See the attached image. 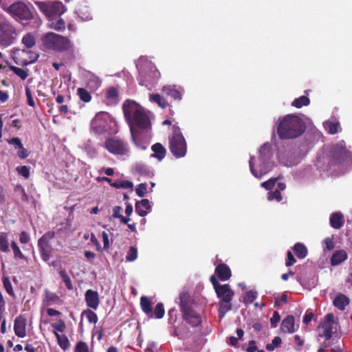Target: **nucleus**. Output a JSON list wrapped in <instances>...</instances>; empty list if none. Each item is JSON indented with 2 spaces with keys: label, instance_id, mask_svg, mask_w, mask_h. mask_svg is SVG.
Instances as JSON below:
<instances>
[{
  "label": "nucleus",
  "instance_id": "4c0bfd02",
  "mask_svg": "<svg viewBox=\"0 0 352 352\" xmlns=\"http://www.w3.org/2000/svg\"><path fill=\"white\" fill-rule=\"evenodd\" d=\"M107 98L109 102L116 104L118 101V91L116 87H110L107 91Z\"/></svg>",
  "mask_w": 352,
  "mask_h": 352
},
{
  "label": "nucleus",
  "instance_id": "0e129e2a",
  "mask_svg": "<svg viewBox=\"0 0 352 352\" xmlns=\"http://www.w3.org/2000/svg\"><path fill=\"white\" fill-rule=\"evenodd\" d=\"M280 316L277 311H274L272 317L270 319V322L272 327H276L277 326V323L280 321Z\"/></svg>",
  "mask_w": 352,
  "mask_h": 352
},
{
  "label": "nucleus",
  "instance_id": "ea45409f",
  "mask_svg": "<svg viewBox=\"0 0 352 352\" xmlns=\"http://www.w3.org/2000/svg\"><path fill=\"white\" fill-rule=\"evenodd\" d=\"M49 21L50 23L48 24V26L52 29L60 31L65 29V23L64 21L62 19H59V17L53 21Z\"/></svg>",
  "mask_w": 352,
  "mask_h": 352
},
{
  "label": "nucleus",
  "instance_id": "6e6552de",
  "mask_svg": "<svg viewBox=\"0 0 352 352\" xmlns=\"http://www.w3.org/2000/svg\"><path fill=\"white\" fill-rule=\"evenodd\" d=\"M169 148L172 154L177 158L186 155L187 143L179 126L174 125L172 134L169 137Z\"/></svg>",
  "mask_w": 352,
  "mask_h": 352
},
{
  "label": "nucleus",
  "instance_id": "72a5a7b5",
  "mask_svg": "<svg viewBox=\"0 0 352 352\" xmlns=\"http://www.w3.org/2000/svg\"><path fill=\"white\" fill-rule=\"evenodd\" d=\"M101 85L100 78L94 74H90L87 78V86L91 91L97 90Z\"/></svg>",
  "mask_w": 352,
  "mask_h": 352
},
{
  "label": "nucleus",
  "instance_id": "9b49d317",
  "mask_svg": "<svg viewBox=\"0 0 352 352\" xmlns=\"http://www.w3.org/2000/svg\"><path fill=\"white\" fill-rule=\"evenodd\" d=\"M5 11L16 21H30L33 19V14L25 3L17 1L5 8Z\"/></svg>",
  "mask_w": 352,
  "mask_h": 352
},
{
  "label": "nucleus",
  "instance_id": "ddd939ff",
  "mask_svg": "<svg viewBox=\"0 0 352 352\" xmlns=\"http://www.w3.org/2000/svg\"><path fill=\"white\" fill-rule=\"evenodd\" d=\"M16 36V30L9 21L0 18V46L6 47L12 45Z\"/></svg>",
  "mask_w": 352,
  "mask_h": 352
},
{
  "label": "nucleus",
  "instance_id": "e2e57ef3",
  "mask_svg": "<svg viewBox=\"0 0 352 352\" xmlns=\"http://www.w3.org/2000/svg\"><path fill=\"white\" fill-rule=\"evenodd\" d=\"M76 352H88V346L84 342H80L76 346Z\"/></svg>",
  "mask_w": 352,
  "mask_h": 352
},
{
  "label": "nucleus",
  "instance_id": "bb28decb",
  "mask_svg": "<svg viewBox=\"0 0 352 352\" xmlns=\"http://www.w3.org/2000/svg\"><path fill=\"white\" fill-rule=\"evenodd\" d=\"M215 273L223 281L228 280L231 277V270L230 267L224 263H221L216 267Z\"/></svg>",
  "mask_w": 352,
  "mask_h": 352
},
{
  "label": "nucleus",
  "instance_id": "dca6fc26",
  "mask_svg": "<svg viewBox=\"0 0 352 352\" xmlns=\"http://www.w3.org/2000/svg\"><path fill=\"white\" fill-rule=\"evenodd\" d=\"M38 54L28 50H17L14 53V60L18 65H28L36 61Z\"/></svg>",
  "mask_w": 352,
  "mask_h": 352
},
{
  "label": "nucleus",
  "instance_id": "864d4df0",
  "mask_svg": "<svg viewBox=\"0 0 352 352\" xmlns=\"http://www.w3.org/2000/svg\"><path fill=\"white\" fill-rule=\"evenodd\" d=\"M164 316V309L162 303H158L155 307L154 312L153 313V317L157 319L162 318Z\"/></svg>",
  "mask_w": 352,
  "mask_h": 352
},
{
  "label": "nucleus",
  "instance_id": "0eeeda50",
  "mask_svg": "<svg viewBox=\"0 0 352 352\" xmlns=\"http://www.w3.org/2000/svg\"><path fill=\"white\" fill-rule=\"evenodd\" d=\"M91 129L96 134L116 133V122L107 112L100 111L92 119Z\"/></svg>",
  "mask_w": 352,
  "mask_h": 352
},
{
  "label": "nucleus",
  "instance_id": "4468645a",
  "mask_svg": "<svg viewBox=\"0 0 352 352\" xmlns=\"http://www.w3.org/2000/svg\"><path fill=\"white\" fill-rule=\"evenodd\" d=\"M54 232H47L43 234L38 241V247L41 253V258L45 262H48L52 256L51 240L54 237Z\"/></svg>",
  "mask_w": 352,
  "mask_h": 352
},
{
  "label": "nucleus",
  "instance_id": "c9c22d12",
  "mask_svg": "<svg viewBox=\"0 0 352 352\" xmlns=\"http://www.w3.org/2000/svg\"><path fill=\"white\" fill-rule=\"evenodd\" d=\"M0 252L4 253L10 252L8 234L6 232H0Z\"/></svg>",
  "mask_w": 352,
  "mask_h": 352
},
{
  "label": "nucleus",
  "instance_id": "5fc2aeb1",
  "mask_svg": "<svg viewBox=\"0 0 352 352\" xmlns=\"http://www.w3.org/2000/svg\"><path fill=\"white\" fill-rule=\"evenodd\" d=\"M16 172L23 176L25 179H28L30 175V167L28 166H21L16 168Z\"/></svg>",
  "mask_w": 352,
  "mask_h": 352
},
{
  "label": "nucleus",
  "instance_id": "e433bc0d",
  "mask_svg": "<svg viewBox=\"0 0 352 352\" xmlns=\"http://www.w3.org/2000/svg\"><path fill=\"white\" fill-rule=\"evenodd\" d=\"M293 250L296 256L299 258H304L307 254V249L302 243H297L294 245Z\"/></svg>",
  "mask_w": 352,
  "mask_h": 352
},
{
  "label": "nucleus",
  "instance_id": "c85d7f7f",
  "mask_svg": "<svg viewBox=\"0 0 352 352\" xmlns=\"http://www.w3.org/2000/svg\"><path fill=\"white\" fill-rule=\"evenodd\" d=\"M134 170L136 173L140 176H145L152 177L154 175L153 170L146 164L138 163L134 166Z\"/></svg>",
  "mask_w": 352,
  "mask_h": 352
},
{
  "label": "nucleus",
  "instance_id": "20e7f679",
  "mask_svg": "<svg viewBox=\"0 0 352 352\" xmlns=\"http://www.w3.org/2000/svg\"><path fill=\"white\" fill-rule=\"evenodd\" d=\"M136 67L139 72V83L151 90L157 84L160 73L155 65L146 56H141L136 61Z\"/></svg>",
  "mask_w": 352,
  "mask_h": 352
},
{
  "label": "nucleus",
  "instance_id": "79ce46f5",
  "mask_svg": "<svg viewBox=\"0 0 352 352\" xmlns=\"http://www.w3.org/2000/svg\"><path fill=\"white\" fill-rule=\"evenodd\" d=\"M149 100L151 102L157 103L162 109H164L167 106V102L159 94H149Z\"/></svg>",
  "mask_w": 352,
  "mask_h": 352
},
{
  "label": "nucleus",
  "instance_id": "3c124183",
  "mask_svg": "<svg viewBox=\"0 0 352 352\" xmlns=\"http://www.w3.org/2000/svg\"><path fill=\"white\" fill-rule=\"evenodd\" d=\"M59 274H60V277L62 278L63 282L65 283L66 287L69 290H72L73 289V285H72V280H71L69 276H68L67 272L64 270H61L59 272Z\"/></svg>",
  "mask_w": 352,
  "mask_h": 352
},
{
  "label": "nucleus",
  "instance_id": "58836bf2",
  "mask_svg": "<svg viewBox=\"0 0 352 352\" xmlns=\"http://www.w3.org/2000/svg\"><path fill=\"white\" fill-rule=\"evenodd\" d=\"M51 326L53 328V333L55 336L60 335V333H63L66 329L65 323L63 320L52 323Z\"/></svg>",
  "mask_w": 352,
  "mask_h": 352
},
{
  "label": "nucleus",
  "instance_id": "a19ab883",
  "mask_svg": "<svg viewBox=\"0 0 352 352\" xmlns=\"http://www.w3.org/2000/svg\"><path fill=\"white\" fill-rule=\"evenodd\" d=\"M11 248L13 251L14 258L15 259H24L27 260V257L22 253L20 248L16 243V241H12L11 242Z\"/></svg>",
  "mask_w": 352,
  "mask_h": 352
},
{
  "label": "nucleus",
  "instance_id": "de8ad7c7",
  "mask_svg": "<svg viewBox=\"0 0 352 352\" xmlns=\"http://www.w3.org/2000/svg\"><path fill=\"white\" fill-rule=\"evenodd\" d=\"M111 186L116 188L129 189V188H132L133 186V184L131 182H130L129 180H124V181L113 182L111 184Z\"/></svg>",
  "mask_w": 352,
  "mask_h": 352
},
{
  "label": "nucleus",
  "instance_id": "2eb2a0df",
  "mask_svg": "<svg viewBox=\"0 0 352 352\" xmlns=\"http://www.w3.org/2000/svg\"><path fill=\"white\" fill-rule=\"evenodd\" d=\"M318 329L319 336L324 337L326 340L330 339L332 333L336 331V323L334 321L333 314H328Z\"/></svg>",
  "mask_w": 352,
  "mask_h": 352
},
{
  "label": "nucleus",
  "instance_id": "6e6d98bb",
  "mask_svg": "<svg viewBox=\"0 0 352 352\" xmlns=\"http://www.w3.org/2000/svg\"><path fill=\"white\" fill-rule=\"evenodd\" d=\"M256 298V293L252 290L248 291L245 293L243 298V302L246 305H249L253 302Z\"/></svg>",
  "mask_w": 352,
  "mask_h": 352
},
{
  "label": "nucleus",
  "instance_id": "423d86ee",
  "mask_svg": "<svg viewBox=\"0 0 352 352\" xmlns=\"http://www.w3.org/2000/svg\"><path fill=\"white\" fill-rule=\"evenodd\" d=\"M42 46L45 50L65 52L70 50L73 45L69 38L54 32H47L41 38Z\"/></svg>",
  "mask_w": 352,
  "mask_h": 352
},
{
  "label": "nucleus",
  "instance_id": "09e8293b",
  "mask_svg": "<svg viewBox=\"0 0 352 352\" xmlns=\"http://www.w3.org/2000/svg\"><path fill=\"white\" fill-rule=\"evenodd\" d=\"M82 21H88L92 19V15L87 8H83L77 12Z\"/></svg>",
  "mask_w": 352,
  "mask_h": 352
},
{
  "label": "nucleus",
  "instance_id": "cd10ccee",
  "mask_svg": "<svg viewBox=\"0 0 352 352\" xmlns=\"http://www.w3.org/2000/svg\"><path fill=\"white\" fill-rule=\"evenodd\" d=\"M330 226L334 229H340L344 223V215L341 212H333L329 218Z\"/></svg>",
  "mask_w": 352,
  "mask_h": 352
},
{
  "label": "nucleus",
  "instance_id": "8fccbe9b",
  "mask_svg": "<svg viewBox=\"0 0 352 352\" xmlns=\"http://www.w3.org/2000/svg\"><path fill=\"white\" fill-rule=\"evenodd\" d=\"M3 287L6 292L11 296H14V292L9 277L3 276L2 278Z\"/></svg>",
  "mask_w": 352,
  "mask_h": 352
},
{
  "label": "nucleus",
  "instance_id": "aec40b11",
  "mask_svg": "<svg viewBox=\"0 0 352 352\" xmlns=\"http://www.w3.org/2000/svg\"><path fill=\"white\" fill-rule=\"evenodd\" d=\"M85 300L89 307L94 310L98 309L100 299L98 293L96 291L91 289L87 290L85 294Z\"/></svg>",
  "mask_w": 352,
  "mask_h": 352
},
{
  "label": "nucleus",
  "instance_id": "13d9d810",
  "mask_svg": "<svg viewBox=\"0 0 352 352\" xmlns=\"http://www.w3.org/2000/svg\"><path fill=\"white\" fill-rule=\"evenodd\" d=\"M278 178L277 177H273L270 179H268L266 182H264L261 184V186L266 190H270L272 189L276 184L277 182Z\"/></svg>",
  "mask_w": 352,
  "mask_h": 352
},
{
  "label": "nucleus",
  "instance_id": "9d476101",
  "mask_svg": "<svg viewBox=\"0 0 352 352\" xmlns=\"http://www.w3.org/2000/svg\"><path fill=\"white\" fill-rule=\"evenodd\" d=\"M105 148L118 159L126 160L131 155V150L129 144L119 139L109 138L105 142Z\"/></svg>",
  "mask_w": 352,
  "mask_h": 352
},
{
  "label": "nucleus",
  "instance_id": "7c9ffc66",
  "mask_svg": "<svg viewBox=\"0 0 352 352\" xmlns=\"http://www.w3.org/2000/svg\"><path fill=\"white\" fill-rule=\"evenodd\" d=\"M347 258V254L344 250H338L334 252L331 258L332 265H338Z\"/></svg>",
  "mask_w": 352,
  "mask_h": 352
},
{
  "label": "nucleus",
  "instance_id": "5701e85b",
  "mask_svg": "<svg viewBox=\"0 0 352 352\" xmlns=\"http://www.w3.org/2000/svg\"><path fill=\"white\" fill-rule=\"evenodd\" d=\"M298 325L295 324V318L293 316H288L283 319L280 329L283 333H293L297 331Z\"/></svg>",
  "mask_w": 352,
  "mask_h": 352
},
{
  "label": "nucleus",
  "instance_id": "2f4dec72",
  "mask_svg": "<svg viewBox=\"0 0 352 352\" xmlns=\"http://www.w3.org/2000/svg\"><path fill=\"white\" fill-rule=\"evenodd\" d=\"M21 43L28 49L33 47L36 44V35L32 32L26 33L22 37Z\"/></svg>",
  "mask_w": 352,
  "mask_h": 352
},
{
  "label": "nucleus",
  "instance_id": "a211bd4d",
  "mask_svg": "<svg viewBox=\"0 0 352 352\" xmlns=\"http://www.w3.org/2000/svg\"><path fill=\"white\" fill-rule=\"evenodd\" d=\"M333 157L336 161L344 162L352 160V153L345 148V142L340 141L332 149Z\"/></svg>",
  "mask_w": 352,
  "mask_h": 352
},
{
  "label": "nucleus",
  "instance_id": "774afa93",
  "mask_svg": "<svg viewBox=\"0 0 352 352\" xmlns=\"http://www.w3.org/2000/svg\"><path fill=\"white\" fill-rule=\"evenodd\" d=\"M287 259L285 263L286 266L289 267L296 263V259L294 258V257L291 252H287Z\"/></svg>",
  "mask_w": 352,
  "mask_h": 352
},
{
  "label": "nucleus",
  "instance_id": "1a4fd4ad",
  "mask_svg": "<svg viewBox=\"0 0 352 352\" xmlns=\"http://www.w3.org/2000/svg\"><path fill=\"white\" fill-rule=\"evenodd\" d=\"M35 4L49 21L58 18L66 10L60 1H36Z\"/></svg>",
  "mask_w": 352,
  "mask_h": 352
},
{
  "label": "nucleus",
  "instance_id": "bf43d9fd",
  "mask_svg": "<svg viewBox=\"0 0 352 352\" xmlns=\"http://www.w3.org/2000/svg\"><path fill=\"white\" fill-rule=\"evenodd\" d=\"M147 186L146 184H140L135 189V192L140 197H143L146 193Z\"/></svg>",
  "mask_w": 352,
  "mask_h": 352
},
{
  "label": "nucleus",
  "instance_id": "c756f323",
  "mask_svg": "<svg viewBox=\"0 0 352 352\" xmlns=\"http://www.w3.org/2000/svg\"><path fill=\"white\" fill-rule=\"evenodd\" d=\"M153 153L151 155V157L156 158L158 161H162L166 156V150L160 143H156L151 146Z\"/></svg>",
  "mask_w": 352,
  "mask_h": 352
},
{
  "label": "nucleus",
  "instance_id": "37998d69",
  "mask_svg": "<svg viewBox=\"0 0 352 352\" xmlns=\"http://www.w3.org/2000/svg\"><path fill=\"white\" fill-rule=\"evenodd\" d=\"M81 317H85L91 324H96L98 320L96 314L89 309L84 311L81 314Z\"/></svg>",
  "mask_w": 352,
  "mask_h": 352
},
{
  "label": "nucleus",
  "instance_id": "39448f33",
  "mask_svg": "<svg viewBox=\"0 0 352 352\" xmlns=\"http://www.w3.org/2000/svg\"><path fill=\"white\" fill-rule=\"evenodd\" d=\"M210 281L217 297L220 299L219 314L222 318L232 308L231 301L234 296V292L228 284L221 285L214 276L210 277Z\"/></svg>",
  "mask_w": 352,
  "mask_h": 352
},
{
  "label": "nucleus",
  "instance_id": "4d7b16f0",
  "mask_svg": "<svg viewBox=\"0 0 352 352\" xmlns=\"http://www.w3.org/2000/svg\"><path fill=\"white\" fill-rule=\"evenodd\" d=\"M267 199L269 201L276 200L277 201H280L282 200V196L280 191L276 190L274 191L268 192Z\"/></svg>",
  "mask_w": 352,
  "mask_h": 352
},
{
  "label": "nucleus",
  "instance_id": "49530a36",
  "mask_svg": "<svg viewBox=\"0 0 352 352\" xmlns=\"http://www.w3.org/2000/svg\"><path fill=\"white\" fill-rule=\"evenodd\" d=\"M58 345L63 350H66L69 346V342L67 337L64 334L57 335L56 336Z\"/></svg>",
  "mask_w": 352,
  "mask_h": 352
},
{
  "label": "nucleus",
  "instance_id": "c03bdc74",
  "mask_svg": "<svg viewBox=\"0 0 352 352\" xmlns=\"http://www.w3.org/2000/svg\"><path fill=\"white\" fill-rule=\"evenodd\" d=\"M310 101L308 97L302 96L296 99H295L292 105L296 108H301L303 106H307L309 104Z\"/></svg>",
  "mask_w": 352,
  "mask_h": 352
},
{
  "label": "nucleus",
  "instance_id": "f257e3e1",
  "mask_svg": "<svg viewBox=\"0 0 352 352\" xmlns=\"http://www.w3.org/2000/svg\"><path fill=\"white\" fill-rule=\"evenodd\" d=\"M122 109L130 128L132 143L137 149L146 150L153 138L152 113L132 100H125Z\"/></svg>",
  "mask_w": 352,
  "mask_h": 352
},
{
  "label": "nucleus",
  "instance_id": "a18cd8bd",
  "mask_svg": "<svg viewBox=\"0 0 352 352\" xmlns=\"http://www.w3.org/2000/svg\"><path fill=\"white\" fill-rule=\"evenodd\" d=\"M77 94L79 98L85 102H89L91 100L90 93L84 88H78L77 89Z\"/></svg>",
  "mask_w": 352,
  "mask_h": 352
},
{
  "label": "nucleus",
  "instance_id": "f3484780",
  "mask_svg": "<svg viewBox=\"0 0 352 352\" xmlns=\"http://www.w3.org/2000/svg\"><path fill=\"white\" fill-rule=\"evenodd\" d=\"M302 158V157L298 149L285 151L278 154L280 163L287 166L297 165Z\"/></svg>",
  "mask_w": 352,
  "mask_h": 352
},
{
  "label": "nucleus",
  "instance_id": "69168bd1",
  "mask_svg": "<svg viewBox=\"0 0 352 352\" xmlns=\"http://www.w3.org/2000/svg\"><path fill=\"white\" fill-rule=\"evenodd\" d=\"M30 240V235L25 231L21 232L19 235V241L21 243H28Z\"/></svg>",
  "mask_w": 352,
  "mask_h": 352
},
{
  "label": "nucleus",
  "instance_id": "603ef678",
  "mask_svg": "<svg viewBox=\"0 0 352 352\" xmlns=\"http://www.w3.org/2000/svg\"><path fill=\"white\" fill-rule=\"evenodd\" d=\"M138 258V250L133 246L129 248L126 256V261L128 262H133Z\"/></svg>",
  "mask_w": 352,
  "mask_h": 352
},
{
  "label": "nucleus",
  "instance_id": "412c9836",
  "mask_svg": "<svg viewBox=\"0 0 352 352\" xmlns=\"http://www.w3.org/2000/svg\"><path fill=\"white\" fill-rule=\"evenodd\" d=\"M184 90L175 85H166L162 88V94L166 96H170L175 100H182Z\"/></svg>",
  "mask_w": 352,
  "mask_h": 352
},
{
  "label": "nucleus",
  "instance_id": "6ab92c4d",
  "mask_svg": "<svg viewBox=\"0 0 352 352\" xmlns=\"http://www.w3.org/2000/svg\"><path fill=\"white\" fill-rule=\"evenodd\" d=\"M27 319L24 315H19L15 318L14 321V331L15 335L23 338L26 336Z\"/></svg>",
  "mask_w": 352,
  "mask_h": 352
},
{
  "label": "nucleus",
  "instance_id": "4be33fe9",
  "mask_svg": "<svg viewBox=\"0 0 352 352\" xmlns=\"http://www.w3.org/2000/svg\"><path fill=\"white\" fill-rule=\"evenodd\" d=\"M7 142L14 146L17 150V156L20 159H25L28 157V151L23 147V145L19 138H12L7 140Z\"/></svg>",
  "mask_w": 352,
  "mask_h": 352
},
{
  "label": "nucleus",
  "instance_id": "b1692460",
  "mask_svg": "<svg viewBox=\"0 0 352 352\" xmlns=\"http://www.w3.org/2000/svg\"><path fill=\"white\" fill-rule=\"evenodd\" d=\"M60 302L61 300L57 294L51 292L47 289L45 291V294L43 299V307L53 306L55 305L60 304Z\"/></svg>",
  "mask_w": 352,
  "mask_h": 352
},
{
  "label": "nucleus",
  "instance_id": "7ed1b4c3",
  "mask_svg": "<svg viewBox=\"0 0 352 352\" xmlns=\"http://www.w3.org/2000/svg\"><path fill=\"white\" fill-rule=\"evenodd\" d=\"M273 152L269 143H265L258 149V155L251 156L249 166L251 173L256 178H261L273 168Z\"/></svg>",
  "mask_w": 352,
  "mask_h": 352
},
{
  "label": "nucleus",
  "instance_id": "052dcab7",
  "mask_svg": "<svg viewBox=\"0 0 352 352\" xmlns=\"http://www.w3.org/2000/svg\"><path fill=\"white\" fill-rule=\"evenodd\" d=\"M25 95L27 97V101L29 106L32 107H35V103L33 99V96L32 95L31 90L29 87H25Z\"/></svg>",
  "mask_w": 352,
  "mask_h": 352
},
{
  "label": "nucleus",
  "instance_id": "393cba45",
  "mask_svg": "<svg viewBox=\"0 0 352 352\" xmlns=\"http://www.w3.org/2000/svg\"><path fill=\"white\" fill-rule=\"evenodd\" d=\"M325 130L330 134H336L341 131L340 122L336 118H331L323 123Z\"/></svg>",
  "mask_w": 352,
  "mask_h": 352
},
{
  "label": "nucleus",
  "instance_id": "f704fd0d",
  "mask_svg": "<svg viewBox=\"0 0 352 352\" xmlns=\"http://www.w3.org/2000/svg\"><path fill=\"white\" fill-rule=\"evenodd\" d=\"M349 304L348 298L343 295L339 294L333 300V305L340 310H344L346 305Z\"/></svg>",
  "mask_w": 352,
  "mask_h": 352
},
{
  "label": "nucleus",
  "instance_id": "680f3d73",
  "mask_svg": "<svg viewBox=\"0 0 352 352\" xmlns=\"http://www.w3.org/2000/svg\"><path fill=\"white\" fill-rule=\"evenodd\" d=\"M13 71L22 80H25L28 76V74L25 70L19 68V67H14Z\"/></svg>",
  "mask_w": 352,
  "mask_h": 352
},
{
  "label": "nucleus",
  "instance_id": "f03ea898",
  "mask_svg": "<svg viewBox=\"0 0 352 352\" xmlns=\"http://www.w3.org/2000/svg\"><path fill=\"white\" fill-rule=\"evenodd\" d=\"M276 133L281 140L296 138L305 130L304 122L296 114H288L279 118L276 122Z\"/></svg>",
  "mask_w": 352,
  "mask_h": 352
},
{
  "label": "nucleus",
  "instance_id": "a878e982",
  "mask_svg": "<svg viewBox=\"0 0 352 352\" xmlns=\"http://www.w3.org/2000/svg\"><path fill=\"white\" fill-rule=\"evenodd\" d=\"M151 208V205L148 199H144L135 203V211L140 217H145Z\"/></svg>",
  "mask_w": 352,
  "mask_h": 352
},
{
  "label": "nucleus",
  "instance_id": "473e14b6",
  "mask_svg": "<svg viewBox=\"0 0 352 352\" xmlns=\"http://www.w3.org/2000/svg\"><path fill=\"white\" fill-rule=\"evenodd\" d=\"M140 306L142 311L150 318L153 317L152 305L146 296H142L140 298Z\"/></svg>",
  "mask_w": 352,
  "mask_h": 352
},
{
  "label": "nucleus",
  "instance_id": "338daca9",
  "mask_svg": "<svg viewBox=\"0 0 352 352\" xmlns=\"http://www.w3.org/2000/svg\"><path fill=\"white\" fill-rule=\"evenodd\" d=\"M102 241H103V244H104V249L107 250L110 246V242H109L108 234L106 232L103 231L102 232Z\"/></svg>",
  "mask_w": 352,
  "mask_h": 352
},
{
  "label": "nucleus",
  "instance_id": "f8f14e48",
  "mask_svg": "<svg viewBox=\"0 0 352 352\" xmlns=\"http://www.w3.org/2000/svg\"><path fill=\"white\" fill-rule=\"evenodd\" d=\"M189 296L186 293H182L179 296V304L181 310L184 314V318L192 327H196L201 323L199 314L192 310L188 305Z\"/></svg>",
  "mask_w": 352,
  "mask_h": 352
}]
</instances>
